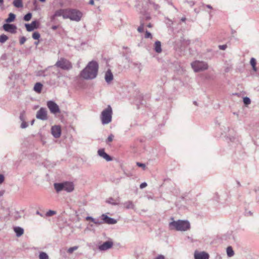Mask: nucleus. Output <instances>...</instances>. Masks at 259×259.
Masks as SVG:
<instances>
[{"label": "nucleus", "mask_w": 259, "mask_h": 259, "mask_svg": "<svg viewBox=\"0 0 259 259\" xmlns=\"http://www.w3.org/2000/svg\"><path fill=\"white\" fill-rule=\"evenodd\" d=\"M98 69L99 64L96 61H90L80 72V76L86 80L93 79L97 76Z\"/></svg>", "instance_id": "obj_1"}, {"label": "nucleus", "mask_w": 259, "mask_h": 259, "mask_svg": "<svg viewBox=\"0 0 259 259\" xmlns=\"http://www.w3.org/2000/svg\"><path fill=\"white\" fill-rule=\"evenodd\" d=\"M172 220L169 223V228L170 230H175L178 231H186L190 228V224L189 221L179 220L174 221V218H171Z\"/></svg>", "instance_id": "obj_2"}, {"label": "nucleus", "mask_w": 259, "mask_h": 259, "mask_svg": "<svg viewBox=\"0 0 259 259\" xmlns=\"http://www.w3.org/2000/svg\"><path fill=\"white\" fill-rule=\"evenodd\" d=\"M112 109L110 105L104 109L101 114V120L103 124H107L110 123L112 120Z\"/></svg>", "instance_id": "obj_3"}, {"label": "nucleus", "mask_w": 259, "mask_h": 259, "mask_svg": "<svg viewBox=\"0 0 259 259\" xmlns=\"http://www.w3.org/2000/svg\"><path fill=\"white\" fill-rule=\"evenodd\" d=\"M55 66L64 70H69L72 68L71 63L68 60L61 58L57 61Z\"/></svg>", "instance_id": "obj_4"}, {"label": "nucleus", "mask_w": 259, "mask_h": 259, "mask_svg": "<svg viewBox=\"0 0 259 259\" xmlns=\"http://www.w3.org/2000/svg\"><path fill=\"white\" fill-rule=\"evenodd\" d=\"M65 17L69 18L70 20L78 22L80 20L82 17V13L77 10L71 9L67 10V15Z\"/></svg>", "instance_id": "obj_5"}, {"label": "nucleus", "mask_w": 259, "mask_h": 259, "mask_svg": "<svg viewBox=\"0 0 259 259\" xmlns=\"http://www.w3.org/2000/svg\"><path fill=\"white\" fill-rule=\"evenodd\" d=\"M191 66L195 72H199L208 69V65L202 61H196L191 63Z\"/></svg>", "instance_id": "obj_6"}, {"label": "nucleus", "mask_w": 259, "mask_h": 259, "mask_svg": "<svg viewBox=\"0 0 259 259\" xmlns=\"http://www.w3.org/2000/svg\"><path fill=\"white\" fill-rule=\"evenodd\" d=\"M49 109L50 111L55 115H57L61 113V110L59 106L53 101L50 100Z\"/></svg>", "instance_id": "obj_7"}, {"label": "nucleus", "mask_w": 259, "mask_h": 259, "mask_svg": "<svg viewBox=\"0 0 259 259\" xmlns=\"http://www.w3.org/2000/svg\"><path fill=\"white\" fill-rule=\"evenodd\" d=\"M36 117L37 119L45 120L48 118L47 111L45 108H40L37 112Z\"/></svg>", "instance_id": "obj_8"}, {"label": "nucleus", "mask_w": 259, "mask_h": 259, "mask_svg": "<svg viewBox=\"0 0 259 259\" xmlns=\"http://www.w3.org/2000/svg\"><path fill=\"white\" fill-rule=\"evenodd\" d=\"M113 243L112 241H108L104 242L98 246V249L100 251H105L112 247Z\"/></svg>", "instance_id": "obj_9"}, {"label": "nucleus", "mask_w": 259, "mask_h": 259, "mask_svg": "<svg viewBox=\"0 0 259 259\" xmlns=\"http://www.w3.org/2000/svg\"><path fill=\"white\" fill-rule=\"evenodd\" d=\"M51 133L55 138H59L61 133V126L60 125L53 126L51 128Z\"/></svg>", "instance_id": "obj_10"}, {"label": "nucleus", "mask_w": 259, "mask_h": 259, "mask_svg": "<svg viewBox=\"0 0 259 259\" xmlns=\"http://www.w3.org/2000/svg\"><path fill=\"white\" fill-rule=\"evenodd\" d=\"M3 27V29L7 32H9L12 33H15L16 32L17 27L14 24H5Z\"/></svg>", "instance_id": "obj_11"}, {"label": "nucleus", "mask_w": 259, "mask_h": 259, "mask_svg": "<svg viewBox=\"0 0 259 259\" xmlns=\"http://www.w3.org/2000/svg\"><path fill=\"white\" fill-rule=\"evenodd\" d=\"M102 220L103 222L107 224L113 225L117 223V221L112 218H110L105 214L101 215Z\"/></svg>", "instance_id": "obj_12"}, {"label": "nucleus", "mask_w": 259, "mask_h": 259, "mask_svg": "<svg viewBox=\"0 0 259 259\" xmlns=\"http://www.w3.org/2000/svg\"><path fill=\"white\" fill-rule=\"evenodd\" d=\"M98 154L100 157L105 159L107 161H110L112 160V158L105 152V149L103 148L100 149L98 150Z\"/></svg>", "instance_id": "obj_13"}, {"label": "nucleus", "mask_w": 259, "mask_h": 259, "mask_svg": "<svg viewBox=\"0 0 259 259\" xmlns=\"http://www.w3.org/2000/svg\"><path fill=\"white\" fill-rule=\"evenodd\" d=\"M208 254L204 251L198 252L195 251L194 253L195 259H208Z\"/></svg>", "instance_id": "obj_14"}, {"label": "nucleus", "mask_w": 259, "mask_h": 259, "mask_svg": "<svg viewBox=\"0 0 259 259\" xmlns=\"http://www.w3.org/2000/svg\"><path fill=\"white\" fill-rule=\"evenodd\" d=\"M67 10H63V9H60L58 11H57L54 15L52 17L51 19L52 20H54L55 18L56 17H60L62 16L64 19H66V18L65 17V15H67Z\"/></svg>", "instance_id": "obj_15"}, {"label": "nucleus", "mask_w": 259, "mask_h": 259, "mask_svg": "<svg viewBox=\"0 0 259 259\" xmlns=\"http://www.w3.org/2000/svg\"><path fill=\"white\" fill-rule=\"evenodd\" d=\"M38 23L37 21H33L30 24H25V26L27 31L30 32L37 28Z\"/></svg>", "instance_id": "obj_16"}, {"label": "nucleus", "mask_w": 259, "mask_h": 259, "mask_svg": "<svg viewBox=\"0 0 259 259\" xmlns=\"http://www.w3.org/2000/svg\"><path fill=\"white\" fill-rule=\"evenodd\" d=\"M74 190V185L72 183L66 182L64 183V190L67 192H71Z\"/></svg>", "instance_id": "obj_17"}, {"label": "nucleus", "mask_w": 259, "mask_h": 259, "mask_svg": "<svg viewBox=\"0 0 259 259\" xmlns=\"http://www.w3.org/2000/svg\"><path fill=\"white\" fill-rule=\"evenodd\" d=\"M105 79L107 83H110L113 79V75L111 71L108 69L105 73Z\"/></svg>", "instance_id": "obj_18"}, {"label": "nucleus", "mask_w": 259, "mask_h": 259, "mask_svg": "<svg viewBox=\"0 0 259 259\" xmlns=\"http://www.w3.org/2000/svg\"><path fill=\"white\" fill-rule=\"evenodd\" d=\"M106 202L112 205H117L119 204V200H114L112 197H109L106 200Z\"/></svg>", "instance_id": "obj_19"}, {"label": "nucleus", "mask_w": 259, "mask_h": 259, "mask_svg": "<svg viewBox=\"0 0 259 259\" xmlns=\"http://www.w3.org/2000/svg\"><path fill=\"white\" fill-rule=\"evenodd\" d=\"M14 230L16 234L17 237H20L24 233V230L20 227H14Z\"/></svg>", "instance_id": "obj_20"}, {"label": "nucleus", "mask_w": 259, "mask_h": 259, "mask_svg": "<svg viewBox=\"0 0 259 259\" xmlns=\"http://www.w3.org/2000/svg\"><path fill=\"white\" fill-rule=\"evenodd\" d=\"M154 50L157 53H160L161 52L162 50L160 41L157 40L155 42Z\"/></svg>", "instance_id": "obj_21"}, {"label": "nucleus", "mask_w": 259, "mask_h": 259, "mask_svg": "<svg viewBox=\"0 0 259 259\" xmlns=\"http://www.w3.org/2000/svg\"><path fill=\"white\" fill-rule=\"evenodd\" d=\"M131 64L135 68H137L139 72H141L142 69V64L139 62H131Z\"/></svg>", "instance_id": "obj_22"}, {"label": "nucleus", "mask_w": 259, "mask_h": 259, "mask_svg": "<svg viewBox=\"0 0 259 259\" xmlns=\"http://www.w3.org/2000/svg\"><path fill=\"white\" fill-rule=\"evenodd\" d=\"M54 187L57 192L64 190V183H55Z\"/></svg>", "instance_id": "obj_23"}, {"label": "nucleus", "mask_w": 259, "mask_h": 259, "mask_svg": "<svg viewBox=\"0 0 259 259\" xmlns=\"http://www.w3.org/2000/svg\"><path fill=\"white\" fill-rule=\"evenodd\" d=\"M123 205L126 209H133L135 207V205L132 201H126L123 203Z\"/></svg>", "instance_id": "obj_24"}, {"label": "nucleus", "mask_w": 259, "mask_h": 259, "mask_svg": "<svg viewBox=\"0 0 259 259\" xmlns=\"http://www.w3.org/2000/svg\"><path fill=\"white\" fill-rule=\"evenodd\" d=\"M14 6L17 8H22L23 3L22 0H14L13 2Z\"/></svg>", "instance_id": "obj_25"}, {"label": "nucleus", "mask_w": 259, "mask_h": 259, "mask_svg": "<svg viewBox=\"0 0 259 259\" xmlns=\"http://www.w3.org/2000/svg\"><path fill=\"white\" fill-rule=\"evenodd\" d=\"M42 85L40 82H37L34 87V90L38 93H40L41 89H42Z\"/></svg>", "instance_id": "obj_26"}, {"label": "nucleus", "mask_w": 259, "mask_h": 259, "mask_svg": "<svg viewBox=\"0 0 259 259\" xmlns=\"http://www.w3.org/2000/svg\"><path fill=\"white\" fill-rule=\"evenodd\" d=\"M15 17H16L15 15L13 13H11L9 14V17L7 19H6L5 21L7 23L12 22L14 21V20L15 19Z\"/></svg>", "instance_id": "obj_27"}, {"label": "nucleus", "mask_w": 259, "mask_h": 259, "mask_svg": "<svg viewBox=\"0 0 259 259\" xmlns=\"http://www.w3.org/2000/svg\"><path fill=\"white\" fill-rule=\"evenodd\" d=\"M250 63L252 66L253 70L254 71H257V68L256 67V62L255 59L254 58H251L250 59Z\"/></svg>", "instance_id": "obj_28"}, {"label": "nucleus", "mask_w": 259, "mask_h": 259, "mask_svg": "<svg viewBox=\"0 0 259 259\" xmlns=\"http://www.w3.org/2000/svg\"><path fill=\"white\" fill-rule=\"evenodd\" d=\"M227 254L229 257H232L234 255V252L231 246H228L227 248Z\"/></svg>", "instance_id": "obj_29"}, {"label": "nucleus", "mask_w": 259, "mask_h": 259, "mask_svg": "<svg viewBox=\"0 0 259 259\" xmlns=\"http://www.w3.org/2000/svg\"><path fill=\"white\" fill-rule=\"evenodd\" d=\"M49 256L48 255L44 252H40L39 254V259H48Z\"/></svg>", "instance_id": "obj_30"}, {"label": "nucleus", "mask_w": 259, "mask_h": 259, "mask_svg": "<svg viewBox=\"0 0 259 259\" xmlns=\"http://www.w3.org/2000/svg\"><path fill=\"white\" fill-rule=\"evenodd\" d=\"M8 39V37L5 35L2 34L0 35V42L3 44Z\"/></svg>", "instance_id": "obj_31"}, {"label": "nucleus", "mask_w": 259, "mask_h": 259, "mask_svg": "<svg viewBox=\"0 0 259 259\" xmlns=\"http://www.w3.org/2000/svg\"><path fill=\"white\" fill-rule=\"evenodd\" d=\"M243 101L244 104L245 105H248L250 104L251 103V100H250V98L247 97H244L243 99Z\"/></svg>", "instance_id": "obj_32"}, {"label": "nucleus", "mask_w": 259, "mask_h": 259, "mask_svg": "<svg viewBox=\"0 0 259 259\" xmlns=\"http://www.w3.org/2000/svg\"><path fill=\"white\" fill-rule=\"evenodd\" d=\"M31 17H32V14L31 13H28L24 16V20L25 21H28L31 19Z\"/></svg>", "instance_id": "obj_33"}, {"label": "nucleus", "mask_w": 259, "mask_h": 259, "mask_svg": "<svg viewBox=\"0 0 259 259\" xmlns=\"http://www.w3.org/2000/svg\"><path fill=\"white\" fill-rule=\"evenodd\" d=\"M77 248H78V246H73V247H70L69 248H68V249L67 250V252L69 253H72L74 251L77 250Z\"/></svg>", "instance_id": "obj_34"}, {"label": "nucleus", "mask_w": 259, "mask_h": 259, "mask_svg": "<svg viewBox=\"0 0 259 259\" xmlns=\"http://www.w3.org/2000/svg\"><path fill=\"white\" fill-rule=\"evenodd\" d=\"M39 37H40V34L38 32H34L32 34V38L34 39H36V40L38 39Z\"/></svg>", "instance_id": "obj_35"}, {"label": "nucleus", "mask_w": 259, "mask_h": 259, "mask_svg": "<svg viewBox=\"0 0 259 259\" xmlns=\"http://www.w3.org/2000/svg\"><path fill=\"white\" fill-rule=\"evenodd\" d=\"M144 23L141 22L140 26L138 28V31L140 33L143 32L144 31Z\"/></svg>", "instance_id": "obj_36"}, {"label": "nucleus", "mask_w": 259, "mask_h": 259, "mask_svg": "<svg viewBox=\"0 0 259 259\" xmlns=\"http://www.w3.org/2000/svg\"><path fill=\"white\" fill-rule=\"evenodd\" d=\"M145 37L146 38H152V35L151 33L150 32H149L148 31L146 30V33H145Z\"/></svg>", "instance_id": "obj_37"}, {"label": "nucleus", "mask_w": 259, "mask_h": 259, "mask_svg": "<svg viewBox=\"0 0 259 259\" xmlns=\"http://www.w3.org/2000/svg\"><path fill=\"white\" fill-rule=\"evenodd\" d=\"M113 138L114 136L112 134L110 135L106 140V143L112 142L113 141Z\"/></svg>", "instance_id": "obj_38"}, {"label": "nucleus", "mask_w": 259, "mask_h": 259, "mask_svg": "<svg viewBox=\"0 0 259 259\" xmlns=\"http://www.w3.org/2000/svg\"><path fill=\"white\" fill-rule=\"evenodd\" d=\"M137 165L139 167H142L143 169H144L145 168V167H146L145 164L144 163H141V162H137Z\"/></svg>", "instance_id": "obj_39"}, {"label": "nucleus", "mask_w": 259, "mask_h": 259, "mask_svg": "<svg viewBox=\"0 0 259 259\" xmlns=\"http://www.w3.org/2000/svg\"><path fill=\"white\" fill-rule=\"evenodd\" d=\"M26 38L24 36L22 37L20 39V45H23V44H24V42L26 41Z\"/></svg>", "instance_id": "obj_40"}, {"label": "nucleus", "mask_w": 259, "mask_h": 259, "mask_svg": "<svg viewBox=\"0 0 259 259\" xmlns=\"http://www.w3.org/2000/svg\"><path fill=\"white\" fill-rule=\"evenodd\" d=\"M28 126L27 123L26 122L23 121L21 124V127L22 128H26Z\"/></svg>", "instance_id": "obj_41"}, {"label": "nucleus", "mask_w": 259, "mask_h": 259, "mask_svg": "<svg viewBox=\"0 0 259 259\" xmlns=\"http://www.w3.org/2000/svg\"><path fill=\"white\" fill-rule=\"evenodd\" d=\"M93 222L96 225H100L102 223V222L100 221L99 219H95V221H93Z\"/></svg>", "instance_id": "obj_42"}, {"label": "nucleus", "mask_w": 259, "mask_h": 259, "mask_svg": "<svg viewBox=\"0 0 259 259\" xmlns=\"http://www.w3.org/2000/svg\"><path fill=\"white\" fill-rule=\"evenodd\" d=\"M227 47V46L226 45H220L219 46V48L220 49V50H225L226 49Z\"/></svg>", "instance_id": "obj_43"}, {"label": "nucleus", "mask_w": 259, "mask_h": 259, "mask_svg": "<svg viewBox=\"0 0 259 259\" xmlns=\"http://www.w3.org/2000/svg\"><path fill=\"white\" fill-rule=\"evenodd\" d=\"M5 180L4 176L2 174H0V184H2Z\"/></svg>", "instance_id": "obj_44"}, {"label": "nucleus", "mask_w": 259, "mask_h": 259, "mask_svg": "<svg viewBox=\"0 0 259 259\" xmlns=\"http://www.w3.org/2000/svg\"><path fill=\"white\" fill-rule=\"evenodd\" d=\"M185 2H187L191 7L193 6L195 4V3L193 1H188L187 0H185Z\"/></svg>", "instance_id": "obj_45"}, {"label": "nucleus", "mask_w": 259, "mask_h": 259, "mask_svg": "<svg viewBox=\"0 0 259 259\" xmlns=\"http://www.w3.org/2000/svg\"><path fill=\"white\" fill-rule=\"evenodd\" d=\"M147 186V184L146 182H144V183H142L140 186V188L141 189H143L144 188H145L146 186Z\"/></svg>", "instance_id": "obj_46"}, {"label": "nucleus", "mask_w": 259, "mask_h": 259, "mask_svg": "<svg viewBox=\"0 0 259 259\" xmlns=\"http://www.w3.org/2000/svg\"><path fill=\"white\" fill-rule=\"evenodd\" d=\"M154 259H165V256L163 255L159 254Z\"/></svg>", "instance_id": "obj_47"}, {"label": "nucleus", "mask_w": 259, "mask_h": 259, "mask_svg": "<svg viewBox=\"0 0 259 259\" xmlns=\"http://www.w3.org/2000/svg\"><path fill=\"white\" fill-rule=\"evenodd\" d=\"M153 5V8L155 9V10H158L159 8V6L157 4H154V3H153L152 4Z\"/></svg>", "instance_id": "obj_48"}, {"label": "nucleus", "mask_w": 259, "mask_h": 259, "mask_svg": "<svg viewBox=\"0 0 259 259\" xmlns=\"http://www.w3.org/2000/svg\"><path fill=\"white\" fill-rule=\"evenodd\" d=\"M86 220H91L92 222H93V221H95V219L92 217H87L86 218Z\"/></svg>", "instance_id": "obj_49"}, {"label": "nucleus", "mask_w": 259, "mask_h": 259, "mask_svg": "<svg viewBox=\"0 0 259 259\" xmlns=\"http://www.w3.org/2000/svg\"><path fill=\"white\" fill-rule=\"evenodd\" d=\"M56 213V212L54 210H50V216L53 215Z\"/></svg>", "instance_id": "obj_50"}, {"label": "nucleus", "mask_w": 259, "mask_h": 259, "mask_svg": "<svg viewBox=\"0 0 259 259\" xmlns=\"http://www.w3.org/2000/svg\"><path fill=\"white\" fill-rule=\"evenodd\" d=\"M59 27V25H54L52 27V29L53 30H56Z\"/></svg>", "instance_id": "obj_51"}, {"label": "nucleus", "mask_w": 259, "mask_h": 259, "mask_svg": "<svg viewBox=\"0 0 259 259\" xmlns=\"http://www.w3.org/2000/svg\"><path fill=\"white\" fill-rule=\"evenodd\" d=\"M89 4L93 5L94 4V0H90L89 2Z\"/></svg>", "instance_id": "obj_52"}, {"label": "nucleus", "mask_w": 259, "mask_h": 259, "mask_svg": "<svg viewBox=\"0 0 259 259\" xmlns=\"http://www.w3.org/2000/svg\"><path fill=\"white\" fill-rule=\"evenodd\" d=\"M20 119L21 120L23 121V115L22 114H21L20 116Z\"/></svg>", "instance_id": "obj_53"}, {"label": "nucleus", "mask_w": 259, "mask_h": 259, "mask_svg": "<svg viewBox=\"0 0 259 259\" xmlns=\"http://www.w3.org/2000/svg\"><path fill=\"white\" fill-rule=\"evenodd\" d=\"M206 7L207 8H208V9H212V7H211L210 5H206Z\"/></svg>", "instance_id": "obj_54"}, {"label": "nucleus", "mask_w": 259, "mask_h": 259, "mask_svg": "<svg viewBox=\"0 0 259 259\" xmlns=\"http://www.w3.org/2000/svg\"><path fill=\"white\" fill-rule=\"evenodd\" d=\"M4 191H0V197L4 195Z\"/></svg>", "instance_id": "obj_55"}, {"label": "nucleus", "mask_w": 259, "mask_h": 259, "mask_svg": "<svg viewBox=\"0 0 259 259\" xmlns=\"http://www.w3.org/2000/svg\"><path fill=\"white\" fill-rule=\"evenodd\" d=\"M186 19L185 17H183L181 18V20L182 21V22H185L186 21Z\"/></svg>", "instance_id": "obj_56"}, {"label": "nucleus", "mask_w": 259, "mask_h": 259, "mask_svg": "<svg viewBox=\"0 0 259 259\" xmlns=\"http://www.w3.org/2000/svg\"><path fill=\"white\" fill-rule=\"evenodd\" d=\"M150 19V17L149 16H146V20H149Z\"/></svg>", "instance_id": "obj_57"}, {"label": "nucleus", "mask_w": 259, "mask_h": 259, "mask_svg": "<svg viewBox=\"0 0 259 259\" xmlns=\"http://www.w3.org/2000/svg\"><path fill=\"white\" fill-rule=\"evenodd\" d=\"M4 1L3 0H0V5H2L3 4Z\"/></svg>", "instance_id": "obj_58"}, {"label": "nucleus", "mask_w": 259, "mask_h": 259, "mask_svg": "<svg viewBox=\"0 0 259 259\" xmlns=\"http://www.w3.org/2000/svg\"><path fill=\"white\" fill-rule=\"evenodd\" d=\"M147 26H148V27L150 28V27H152V25H151V24L149 23V24L147 25Z\"/></svg>", "instance_id": "obj_59"}, {"label": "nucleus", "mask_w": 259, "mask_h": 259, "mask_svg": "<svg viewBox=\"0 0 259 259\" xmlns=\"http://www.w3.org/2000/svg\"><path fill=\"white\" fill-rule=\"evenodd\" d=\"M248 213L250 215H252V213L250 211H248Z\"/></svg>", "instance_id": "obj_60"}, {"label": "nucleus", "mask_w": 259, "mask_h": 259, "mask_svg": "<svg viewBox=\"0 0 259 259\" xmlns=\"http://www.w3.org/2000/svg\"><path fill=\"white\" fill-rule=\"evenodd\" d=\"M46 216H49V211H47V212H46Z\"/></svg>", "instance_id": "obj_61"}, {"label": "nucleus", "mask_w": 259, "mask_h": 259, "mask_svg": "<svg viewBox=\"0 0 259 259\" xmlns=\"http://www.w3.org/2000/svg\"><path fill=\"white\" fill-rule=\"evenodd\" d=\"M193 103H194L195 105H197V103L196 101H194V102H193Z\"/></svg>", "instance_id": "obj_62"}, {"label": "nucleus", "mask_w": 259, "mask_h": 259, "mask_svg": "<svg viewBox=\"0 0 259 259\" xmlns=\"http://www.w3.org/2000/svg\"><path fill=\"white\" fill-rule=\"evenodd\" d=\"M125 175L127 176V177H129L130 175L128 174H126L125 172H124Z\"/></svg>", "instance_id": "obj_63"}, {"label": "nucleus", "mask_w": 259, "mask_h": 259, "mask_svg": "<svg viewBox=\"0 0 259 259\" xmlns=\"http://www.w3.org/2000/svg\"><path fill=\"white\" fill-rule=\"evenodd\" d=\"M41 2H44L46 1V0H39Z\"/></svg>", "instance_id": "obj_64"}]
</instances>
